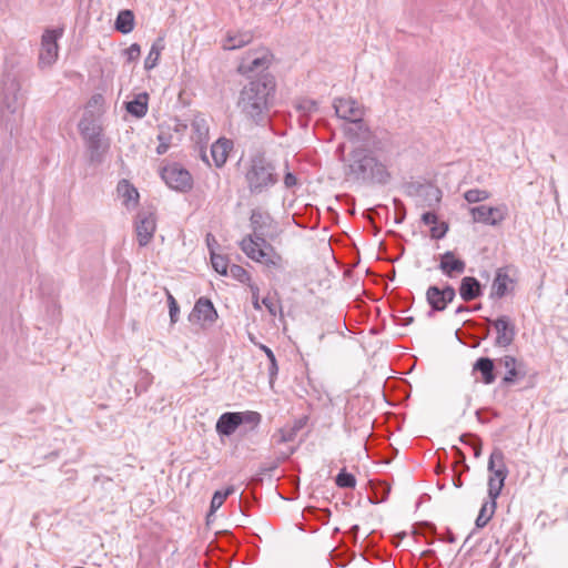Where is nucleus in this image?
<instances>
[{"label":"nucleus","instance_id":"f257e3e1","mask_svg":"<svg viewBox=\"0 0 568 568\" xmlns=\"http://www.w3.org/2000/svg\"><path fill=\"white\" fill-rule=\"evenodd\" d=\"M252 233L240 242V248L254 262L272 268H282L283 257L268 242L278 235V229L273 217L267 212L252 210L250 216Z\"/></svg>","mask_w":568,"mask_h":568},{"label":"nucleus","instance_id":"f03ea898","mask_svg":"<svg viewBox=\"0 0 568 568\" xmlns=\"http://www.w3.org/2000/svg\"><path fill=\"white\" fill-rule=\"evenodd\" d=\"M276 91L275 78L262 74L251 79L240 91L236 106L243 118L257 126L271 121V108Z\"/></svg>","mask_w":568,"mask_h":568},{"label":"nucleus","instance_id":"7ed1b4c3","mask_svg":"<svg viewBox=\"0 0 568 568\" xmlns=\"http://www.w3.org/2000/svg\"><path fill=\"white\" fill-rule=\"evenodd\" d=\"M244 178L252 195L268 192L280 181L274 161L264 151H257L250 156Z\"/></svg>","mask_w":568,"mask_h":568},{"label":"nucleus","instance_id":"20e7f679","mask_svg":"<svg viewBox=\"0 0 568 568\" xmlns=\"http://www.w3.org/2000/svg\"><path fill=\"white\" fill-rule=\"evenodd\" d=\"M78 128L87 148L89 163L100 165L110 150V140L103 133L100 116L87 110Z\"/></svg>","mask_w":568,"mask_h":568},{"label":"nucleus","instance_id":"39448f33","mask_svg":"<svg viewBox=\"0 0 568 568\" xmlns=\"http://www.w3.org/2000/svg\"><path fill=\"white\" fill-rule=\"evenodd\" d=\"M344 172L353 180L378 184H386L390 178L386 166L365 149H356L349 154Z\"/></svg>","mask_w":568,"mask_h":568},{"label":"nucleus","instance_id":"423d86ee","mask_svg":"<svg viewBox=\"0 0 568 568\" xmlns=\"http://www.w3.org/2000/svg\"><path fill=\"white\" fill-rule=\"evenodd\" d=\"M23 104L24 99L19 81L7 77L2 84L1 121L10 133L18 128Z\"/></svg>","mask_w":568,"mask_h":568},{"label":"nucleus","instance_id":"0eeeda50","mask_svg":"<svg viewBox=\"0 0 568 568\" xmlns=\"http://www.w3.org/2000/svg\"><path fill=\"white\" fill-rule=\"evenodd\" d=\"M335 114L343 120L356 125L361 132L355 135L358 139H367L369 135L368 126L364 123V108L352 98H337L333 102Z\"/></svg>","mask_w":568,"mask_h":568},{"label":"nucleus","instance_id":"6e6552de","mask_svg":"<svg viewBox=\"0 0 568 568\" xmlns=\"http://www.w3.org/2000/svg\"><path fill=\"white\" fill-rule=\"evenodd\" d=\"M273 54L265 48L248 51L241 59L237 72L250 80L266 74L265 71L272 63Z\"/></svg>","mask_w":568,"mask_h":568},{"label":"nucleus","instance_id":"1a4fd4ad","mask_svg":"<svg viewBox=\"0 0 568 568\" xmlns=\"http://www.w3.org/2000/svg\"><path fill=\"white\" fill-rule=\"evenodd\" d=\"M161 178L170 189L182 193L189 192L193 186L191 173L178 163L164 166L161 171Z\"/></svg>","mask_w":568,"mask_h":568},{"label":"nucleus","instance_id":"9d476101","mask_svg":"<svg viewBox=\"0 0 568 568\" xmlns=\"http://www.w3.org/2000/svg\"><path fill=\"white\" fill-rule=\"evenodd\" d=\"M62 29H48L42 34L39 53L40 68H49L57 61L59 52L58 39L62 37Z\"/></svg>","mask_w":568,"mask_h":568},{"label":"nucleus","instance_id":"9b49d317","mask_svg":"<svg viewBox=\"0 0 568 568\" xmlns=\"http://www.w3.org/2000/svg\"><path fill=\"white\" fill-rule=\"evenodd\" d=\"M135 234L140 246H146L156 231V216L152 210H141L135 216Z\"/></svg>","mask_w":568,"mask_h":568},{"label":"nucleus","instance_id":"f8f14e48","mask_svg":"<svg viewBox=\"0 0 568 568\" xmlns=\"http://www.w3.org/2000/svg\"><path fill=\"white\" fill-rule=\"evenodd\" d=\"M456 297L455 288L447 284L445 287L439 288L436 285H432L426 291V301L430 306L428 315L434 312H443L449 303Z\"/></svg>","mask_w":568,"mask_h":568},{"label":"nucleus","instance_id":"ddd939ff","mask_svg":"<svg viewBox=\"0 0 568 568\" xmlns=\"http://www.w3.org/2000/svg\"><path fill=\"white\" fill-rule=\"evenodd\" d=\"M469 212L473 216L474 222L483 223L486 225H493V226L500 224L507 216L506 205H499V206L479 205V206L470 207Z\"/></svg>","mask_w":568,"mask_h":568},{"label":"nucleus","instance_id":"4468645a","mask_svg":"<svg viewBox=\"0 0 568 568\" xmlns=\"http://www.w3.org/2000/svg\"><path fill=\"white\" fill-rule=\"evenodd\" d=\"M497 366L504 367L506 373L501 379V386H510L526 377L525 365L511 355H505L497 359Z\"/></svg>","mask_w":568,"mask_h":568},{"label":"nucleus","instance_id":"2eb2a0df","mask_svg":"<svg viewBox=\"0 0 568 568\" xmlns=\"http://www.w3.org/2000/svg\"><path fill=\"white\" fill-rule=\"evenodd\" d=\"M488 322L494 325L497 333L495 339L496 346L508 347L513 344L516 336V327L508 316L501 315L497 320H488Z\"/></svg>","mask_w":568,"mask_h":568},{"label":"nucleus","instance_id":"dca6fc26","mask_svg":"<svg viewBox=\"0 0 568 568\" xmlns=\"http://www.w3.org/2000/svg\"><path fill=\"white\" fill-rule=\"evenodd\" d=\"M217 318V312L213 303L205 297H200L189 315L192 323L213 324Z\"/></svg>","mask_w":568,"mask_h":568},{"label":"nucleus","instance_id":"f3484780","mask_svg":"<svg viewBox=\"0 0 568 568\" xmlns=\"http://www.w3.org/2000/svg\"><path fill=\"white\" fill-rule=\"evenodd\" d=\"M489 478H497L505 483L508 476V468L505 464V456L500 448H494L488 459Z\"/></svg>","mask_w":568,"mask_h":568},{"label":"nucleus","instance_id":"a211bd4d","mask_svg":"<svg viewBox=\"0 0 568 568\" xmlns=\"http://www.w3.org/2000/svg\"><path fill=\"white\" fill-rule=\"evenodd\" d=\"M253 39L254 33L251 30L227 31L222 42V48L224 50L241 49L244 45L251 43Z\"/></svg>","mask_w":568,"mask_h":568},{"label":"nucleus","instance_id":"6ab92c4d","mask_svg":"<svg viewBox=\"0 0 568 568\" xmlns=\"http://www.w3.org/2000/svg\"><path fill=\"white\" fill-rule=\"evenodd\" d=\"M241 426V418L237 412L223 413L215 425V430L220 436H231Z\"/></svg>","mask_w":568,"mask_h":568},{"label":"nucleus","instance_id":"aec40b11","mask_svg":"<svg viewBox=\"0 0 568 568\" xmlns=\"http://www.w3.org/2000/svg\"><path fill=\"white\" fill-rule=\"evenodd\" d=\"M480 374V382L490 385L496 381V368L494 359L479 357L473 365V375Z\"/></svg>","mask_w":568,"mask_h":568},{"label":"nucleus","instance_id":"412c9836","mask_svg":"<svg viewBox=\"0 0 568 568\" xmlns=\"http://www.w3.org/2000/svg\"><path fill=\"white\" fill-rule=\"evenodd\" d=\"M465 268L466 263L460 258H456L453 252L447 251L440 256L439 270L448 277L463 274Z\"/></svg>","mask_w":568,"mask_h":568},{"label":"nucleus","instance_id":"4be33fe9","mask_svg":"<svg viewBox=\"0 0 568 568\" xmlns=\"http://www.w3.org/2000/svg\"><path fill=\"white\" fill-rule=\"evenodd\" d=\"M480 282L473 276H465L460 281L459 295L464 302H470L481 296Z\"/></svg>","mask_w":568,"mask_h":568},{"label":"nucleus","instance_id":"5701e85b","mask_svg":"<svg viewBox=\"0 0 568 568\" xmlns=\"http://www.w3.org/2000/svg\"><path fill=\"white\" fill-rule=\"evenodd\" d=\"M509 284H513V280L509 277L507 270L504 267L498 268L491 284L490 297H504L508 293Z\"/></svg>","mask_w":568,"mask_h":568},{"label":"nucleus","instance_id":"b1692460","mask_svg":"<svg viewBox=\"0 0 568 568\" xmlns=\"http://www.w3.org/2000/svg\"><path fill=\"white\" fill-rule=\"evenodd\" d=\"M149 94L146 92L139 93L132 101L125 103L126 111L135 116L143 118L148 112Z\"/></svg>","mask_w":568,"mask_h":568},{"label":"nucleus","instance_id":"393cba45","mask_svg":"<svg viewBox=\"0 0 568 568\" xmlns=\"http://www.w3.org/2000/svg\"><path fill=\"white\" fill-rule=\"evenodd\" d=\"M230 141L226 139H219L211 146V155L213 158L214 164L217 168H221L225 164L229 155Z\"/></svg>","mask_w":568,"mask_h":568},{"label":"nucleus","instance_id":"a878e982","mask_svg":"<svg viewBox=\"0 0 568 568\" xmlns=\"http://www.w3.org/2000/svg\"><path fill=\"white\" fill-rule=\"evenodd\" d=\"M118 192L123 199V204L126 207L136 205L139 201L138 190L128 181L121 180L118 184Z\"/></svg>","mask_w":568,"mask_h":568},{"label":"nucleus","instance_id":"bb28decb","mask_svg":"<svg viewBox=\"0 0 568 568\" xmlns=\"http://www.w3.org/2000/svg\"><path fill=\"white\" fill-rule=\"evenodd\" d=\"M164 50V39L158 38L151 45L148 57L144 60V69L152 70L154 69L161 57V52Z\"/></svg>","mask_w":568,"mask_h":568},{"label":"nucleus","instance_id":"cd10ccee","mask_svg":"<svg viewBox=\"0 0 568 568\" xmlns=\"http://www.w3.org/2000/svg\"><path fill=\"white\" fill-rule=\"evenodd\" d=\"M115 30L128 34L130 33L134 28V14L131 10H122L119 12L116 19H115Z\"/></svg>","mask_w":568,"mask_h":568},{"label":"nucleus","instance_id":"c85d7f7f","mask_svg":"<svg viewBox=\"0 0 568 568\" xmlns=\"http://www.w3.org/2000/svg\"><path fill=\"white\" fill-rule=\"evenodd\" d=\"M305 426V419H297L294 422V425L288 428L280 429V440L278 443H288L293 442L297 435V433Z\"/></svg>","mask_w":568,"mask_h":568},{"label":"nucleus","instance_id":"c756f323","mask_svg":"<svg viewBox=\"0 0 568 568\" xmlns=\"http://www.w3.org/2000/svg\"><path fill=\"white\" fill-rule=\"evenodd\" d=\"M234 490L233 486L226 487L225 490H216L211 499L210 513H215Z\"/></svg>","mask_w":568,"mask_h":568},{"label":"nucleus","instance_id":"7c9ffc66","mask_svg":"<svg viewBox=\"0 0 568 568\" xmlns=\"http://www.w3.org/2000/svg\"><path fill=\"white\" fill-rule=\"evenodd\" d=\"M257 345H258L260 349H262L265 353L266 357H270V365H268L267 371H268L270 383L272 384L278 373V365H277L276 357H275L273 351L270 347H267L266 345L261 344V343Z\"/></svg>","mask_w":568,"mask_h":568},{"label":"nucleus","instance_id":"2f4dec72","mask_svg":"<svg viewBox=\"0 0 568 568\" xmlns=\"http://www.w3.org/2000/svg\"><path fill=\"white\" fill-rule=\"evenodd\" d=\"M495 509L491 507V503H484L475 521L476 527L484 528L495 514Z\"/></svg>","mask_w":568,"mask_h":568},{"label":"nucleus","instance_id":"473e14b6","mask_svg":"<svg viewBox=\"0 0 568 568\" xmlns=\"http://www.w3.org/2000/svg\"><path fill=\"white\" fill-rule=\"evenodd\" d=\"M241 418V425H250V429L254 430L262 420L260 413L254 410L237 412Z\"/></svg>","mask_w":568,"mask_h":568},{"label":"nucleus","instance_id":"72a5a7b5","mask_svg":"<svg viewBox=\"0 0 568 568\" xmlns=\"http://www.w3.org/2000/svg\"><path fill=\"white\" fill-rule=\"evenodd\" d=\"M389 493L390 486L385 483H381L374 486L373 495L369 497V500L373 504L384 503L387 500Z\"/></svg>","mask_w":568,"mask_h":568},{"label":"nucleus","instance_id":"f704fd0d","mask_svg":"<svg viewBox=\"0 0 568 568\" xmlns=\"http://www.w3.org/2000/svg\"><path fill=\"white\" fill-rule=\"evenodd\" d=\"M210 256L213 268L221 275H227L230 268L226 256L217 254L216 252H212Z\"/></svg>","mask_w":568,"mask_h":568},{"label":"nucleus","instance_id":"c9c22d12","mask_svg":"<svg viewBox=\"0 0 568 568\" xmlns=\"http://www.w3.org/2000/svg\"><path fill=\"white\" fill-rule=\"evenodd\" d=\"M504 486L505 483L497 480V478H488V496L493 508H496V499L499 497Z\"/></svg>","mask_w":568,"mask_h":568},{"label":"nucleus","instance_id":"e433bc0d","mask_svg":"<svg viewBox=\"0 0 568 568\" xmlns=\"http://www.w3.org/2000/svg\"><path fill=\"white\" fill-rule=\"evenodd\" d=\"M295 108L298 114L312 115L318 110V104L314 100L302 99L296 103Z\"/></svg>","mask_w":568,"mask_h":568},{"label":"nucleus","instance_id":"4c0bfd02","mask_svg":"<svg viewBox=\"0 0 568 568\" xmlns=\"http://www.w3.org/2000/svg\"><path fill=\"white\" fill-rule=\"evenodd\" d=\"M490 197V193L486 190L481 189H470L464 193V199L468 203H478L483 202Z\"/></svg>","mask_w":568,"mask_h":568},{"label":"nucleus","instance_id":"58836bf2","mask_svg":"<svg viewBox=\"0 0 568 568\" xmlns=\"http://www.w3.org/2000/svg\"><path fill=\"white\" fill-rule=\"evenodd\" d=\"M230 275L237 280L239 282L243 284H247L250 286L251 283V275L250 273L241 265L233 264L230 266Z\"/></svg>","mask_w":568,"mask_h":568},{"label":"nucleus","instance_id":"ea45409f","mask_svg":"<svg viewBox=\"0 0 568 568\" xmlns=\"http://www.w3.org/2000/svg\"><path fill=\"white\" fill-rule=\"evenodd\" d=\"M335 483L341 488H354L356 486V479L354 475L342 469L335 478Z\"/></svg>","mask_w":568,"mask_h":568},{"label":"nucleus","instance_id":"a19ab883","mask_svg":"<svg viewBox=\"0 0 568 568\" xmlns=\"http://www.w3.org/2000/svg\"><path fill=\"white\" fill-rule=\"evenodd\" d=\"M452 450L454 452L455 457L454 469H462V471H468L469 466L466 464V456L463 453V450L457 446H453Z\"/></svg>","mask_w":568,"mask_h":568},{"label":"nucleus","instance_id":"79ce46f5","mask_svg":"<svg viewBox=\"0 0 568 568\" xmlns=\"http://www.w3.org/2000/svg\"><path fill=\"white\" fill-rule=\"evenodd\" d=\"M394 207H395V223L400 224L405 220L406 216V210L404 203L399 199L393 200Z\"/></svg>","mask_w":568,"mask_h":568},{"label":"nucleus","instance_id":"37998d69","mask_svg":"<svg viewBox=\"0 0 568 568\" xmlns=\"http://www.w3.org/2000/svg\"><path fill=\"white\" fill-rule=\"evenodd\" d=\"M141 54V48L138 43H132L129 48L123 50V55L128 62H133L139 59Z\"/></svg>","mask_w":568,"mask_h":568},{"label":"nucleus","instance_id":"c03bdc74","mask_svg":"<svg viewBox=\"0 0 568 568\" xmlns=\"http://www.w3.org/2000/svg\"><path fill=\"white\" fill-rule=\"evenodd\" d=\"M168 303H169L170 320H171V323L174 324L178 322L180 307H179L176 300L171 294H169V296H168Z\"/></svg>","mask_w":568,"mask_h":568},{"label":"nucleus","instance_id":"a18cd8bd","mask_svg":"<svg viewBox=\"0 0 568 568\" xmlns=\"http://www.w3.org/2000/svg\"><path fill=\"white\" fill-rule=\"evenodd\" d=\"M448 231V225L446 223H442L440 227L439 226H436L434 225L432 229H430V235L433 239H443L446 233Z\"/></svg>","mask_w":568,"mask_h":568},{"label":"nucleus","instance_id":"49530a36","mask_svg":"<svg viewBox=\"0 0 568 568\" xmlns=\"http://www.w3.org/2000/svg\"><path fill=\"white\" fill-rule=\"evenodd\" d=\"M262 304L267 308L268 313L273 316L276 315L277 312V303L270 296H265L262 300Z\"/></svg>","mask_w":568,"mask_h":568},{"label":"nucleus","instance_id":"de8ad7c7","mask_svg":"<svg viewBox=\"0 0 568 568\" xmlns=\"http://www.w3.org/2000/svg\"><path fill=\"white\" fill-rule=\"evenodd\" d=\"M104 102L102 94H93L88 102L87 109H100Z\"/></svg>","mask_w":568,"mask_h":568},{"label":"nucleus","instance_id":"09e8293b","mask_svg":"<svg viewBox=\"0 0 568 568\" xmlns=\"http://www.w3.org/2000/svg\"><path fill=\"white\" fill-rule=\"evenodd\" d=\"M470 439V447L474 450V456L479 457L481 454V442L479 437H469Z\"/></svg>","mask_w":568,"mask_h":568},{"label":"nucleus","instance_id":"8fccbe9b","mask_svg":"<svg viewBox=\"0 0 568 568\" xmlns=\"http://www.w3.org/2000/svg\"><path fill=\"white\" fill-rule=\"evenodd\" d=\"M284 185L291 189L297 184V178L292 172H286L284 175Z\"/></svg>","mask_w":568,"mask_h":568},{"label":"nucleus","instance_id":"3c124183","mask_svg":"<svg viewBox=\"0 0 568 568\" xmlns=\"http://www.w3.org/2000/svg\"><path fill=\"white\" fill-rule=\"evenodd\" d=\"M422 221L426 225L436 224L438 221L437 215L434 212H426L422 215Z\"/></svg>","mask_w":568,"mask_h":568},{"label":"nucleus","instance_id":"603ef678","mask_svg":"<svg viewBox=\"0 0 568 568\" xmlns=\"http://www.w3.org/2000/svg\"><path fill=\"white\" fill-rule=\"evenodd\" d=\"M250 288L252 292L253 306L255 310H261V305L258 302V287L255 284H250Z\"/></svg>","mask_w":568,"mask_h":568},{"label":"nucleus","instance_id":"864d4df0","mask_svg":"<svg viewBox=\"0 0 568 568\" xmlns=\"http://www.w3.org/2000/svg\"><path fill=\"white\" fill-rule=\"evenodd\" d=\"M206 244L211 255L212 252H215V247L217 246V241L211 233L206 234Z\"/></svg>","mask_w":568,"mask_h":568},{"label":"nucleus","instance_id":"5fc2aeb1","mask_svg":"<svg viewBox=\"0 0 568 568\" xmlns=\"http://www.w3.org/2000/svg\"><path fill=\"white\" fill-rule=\"evenodd\" d=\"M159 141H160V144L156 148V153L159 155H162V154H164L169 150L170 145H169L168 142L164 141L162 135H159Z\"/></svg>","mask_w":568,"mask_h":568},{"label":"nucleus","instance_id":"6e6d98bb","mask_svg":"<svg viewBox=\"0 0 568 568\" xmlns=\"http://www.w3.org/2000/svg\"><path fill=\"white\" fill-rule=\"evenodd\" d=\"M454 477H453V484L456 488H460L463 486V480L460 478L462 474L464 471H462V469H454Z\"/></svg>","mask_w":568,"mask_h":568},{"label":"nucleus","instance_id":"4d7b16f0","mask_svg":"<svg viewBox=\"0 0 568 568\" xmlns=\"http://www.w3.org/2000/svg\"><path fill=\"white\" fill-rule=\"evenodd\" d=\"M427 196L435 200L436 203H438L442 199V191L439 189H429L427 192Z\"/></svg>","mask_w":568,"mask_h":568},{"label":"nucleus","instance_id":"13d9d810","mask_svg":"<svg viewBox=\"0 0 568 568\" xmlns=\"http://www.w3.org/2000/svg\"><path fill=\"white\" fill-rule=\"evenodd\" d=\"M311 115L298 114L297 121L302 129H307L310 124Z\"/></svg>","mask_w":568,"mask_h":568},{"label":"nucleus","instance_id":"bf43d9fd","mask_svg":"<svg viewBox=\"0 0 568 568\" xmlns=\"http://www.w3.org/2000/svg\"><path fill=\"white\" fill-rule=\"evenodd\" d=\"M345 132H346V134H347L349 138H353V139L359 140V139L355 135L357 132H361L356 125L352 124L351 126H347V128L345 129Z\"/></svg>","mask_w":568,"mask_h":568},{"label":"nucleus","instance_id":"052dcab7","mask_svg":"<svg viewBox=\"0 0 568 568\" xmlns=\"http://www.w3.org/2000/svg\"><path fill=\"white\" fill-rule=\"evenodd\" d=\"M469 437H477L476 435H473V434H463L460 437H459V440L464 444H467L470 446V439Z\"/></svg>","mask_w":568,"mask_h":568},{"label":"nucleus","instance_id":"680f3d73","mask_svg":"<svg viewBox=\"0 0 568 568\" xmlns=\"http://www.w3.org/2000/svg\"><path fill=\"white\" fill-rule=\"evenodd\" d=\"M344 144H339L336 149V153L339 154V160L341 161H345V158H344Z\"/></svg>","mask_w":568,"mask_h":568},{"label":"nucleus","instance_id":"e2e57ef3","mask_svg":"<svg viewBox=\"0 0 568 568\" xmlns=\"http://www.w3.org/2000/svg\"><path fill=\"white\" fill-rule=\"evenodd\" d=\"M468 311H469V310H468V307H467V306L460 305V306H458V307H457V310H456V314H459V313H462V312H468Z\"/></svg>","mask_w":568,"mask_h":568},{"label":"nucleus","instance_id":"0e129e2a","mask_svg":"<svg viewBox=\"0 0 568 568\" xmlns=\"http://www.w3.org/2000/svg\"><path fill=\"white\" fill-rule=\"evenodd\" d=\"M414 318L412 316L403 318V325L412 324Z\"/></svg>","mask_w":568,"mask_h":568},{"label":"nucleus","instance_id":"69168bd1","mask_svg":"<svg viewBox=\"0 0 568 568\" xmlns=\"http://www.w3.org/2000/svg\"><path fill=\"white\" fill-rule=\"evenodd\" d=\"M489 333H490L489 327H485V329L483 331L484 338H487L489 336Z\"/></svg>","mask_w":568,"mask_h":568},{"label":"nucleus","instance_id":"338daca9","mask_svg":"<svg viewBox=\"0 0 568 568\" xmlns=\"http://www.w3.org/2000/svg\"><path fill=\"white\" fill-rule=\"evenodd\" d=\"M358 529H359V528H358V526H357V525H355V526H353V527L351 528L352 532H354V534H356V532L358 531Z\"/></svg>","mask_w":568,"mask_h":568},{"label":"nucleus","instance_id":"774afa93","mask_svg":"<svg viewBox=\"0 0 568 568\" xmlns=\"http://www.w3.org/2000/svg\"><path fill=\"white\" fill-rule=\"evenodd\" d=\"M444 470H445L444 466H440V465L437 466V469H436L437 473H442Z\"/></svg>","mask_w":568,"mask_h":568}]
</instances>
